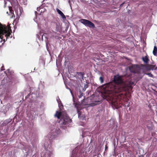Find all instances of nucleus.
I'll return each mask as SVG.
<instances>
[{"label":"nucleus","instance_id":"obj_1","mask_svg":"<svg viewBox=\"0 0 157 157\" xmlns=\"http://www.w3.org/2000/svg\"><path fill=\"white\" fill-rule=\"evenodd\" d=\"M113 82H110L102 86L103 89L102 96L111 103L113 107L118 109L121 106V101L126 96V86L122 78L116 75Z\"/></svg>","mask_w":157,"mask_h":157},{"label":"nucleus","instance_id":"obj_2","mask_svg":"<svg viewBox=\"0 0 157 157\" xmlns=\"http://www.w3.org/2000/svg\"><path fill=\"white\" fill-rule=\"evenodd\" d=\"M12 33L11 27L10 26H6L5 25H3L0 23V39L2 40H2L5 42L8 38H11L12 37Z\"/></svg>","mask_w":157,"mask_h":157},{"label":"nucleus","instance_id":"obj_3","mask_svg":"<svg viewBox=\"0 0 157 157\" xmlns=\"http://www.w3.org/2000/svg\"><path fill=\"white\" fill-rule=\"evenodd\" d=\"M60 130L58 128L54 126H52L50 133L47 136L49 139L50 143H51V140L55 138L60 133Z\"/></svg>","mask_w":157,"mask_h":157},{"label":"nucleus","instance_id":"obj_4","mask_svg":"<svg viewBox=\"0 0 157 157\" xmlns=\"http://www.w3.org/2000/svg\"><path fill=\"white\" fill-rule=\"evenodd\" d=\"M71 122V119L70 118L66 113L63 115V118L60 119L59 121V123L61 125H67Z\"/></svg>","mask_w":157,"mask_h":157},{"label":"nucleus","instance_id":"obj_5","mask_svg":"<svg viewBox=\"0 0 157 157\" xmlns=\"http://www.w3.org/2000/svg\"><path fill=\"white\" fill-rule=\"evenodd\" d=\"M79 21L85 26L89 27L94 28L95 27L94 24L88 20L82 19L80 20Z\"/></svg>","mask_w":157,"mask_h":157},{"label":"nucleus","instance_id":"obj_6","mask_svg":"<svg viewBox=\"0 0 157 157\" xmlns=\"http://www.w3.org/2000/svg\"><path fill=\"white\" fill-rule=\"evenodd\" d=\"M79 21L85 26L89 27L94 28L95 27L94 24L88 20L82 19L80 20Z\"/></svg>","mask_w":157,"mask_h":157},{"label":"nucleus","instance_id":"obj_7","mask_svg":"<svg viewBox=\"0 0 157 157\" xmlns=\"http://www.w3.org/2000/svg\"><path fill=\"white\" fill-rule=\"evenodd\" d=\"M139 67L138 65H132L129 67V71L133 73H138L139 72Z\"/></svg>","mask_w":157,"mask_h":157},{"label":"nucleus","instance_id":"obj_8","mask_svg":"<svg viewBox=\"0 0 157 157\" xmlns=\"http://www.w3.org/2000/svg\"><path fill=\"white\" fill-rule=\"evenodd\" d=\"M66 112H60L59 111H56V113L54 115V116L56 117H57L58 119H60L63 118V115L64 113H65Z\"/></svg>","mask_w":157,"mask_h":157},{"label":"nucleus","instance_id":"obj_9","mask_svg":"<svg viewBox=\"0 0 157 157\" xmlns=\"http://www.w3.org/2000/svg\"><path fill=\"white\" fill-rule=\"evenodd\" d=\"M59 29V24L56 23L54 25L53 29L55 30L54 32L56 34L58 32H60Z\"/></svg>","mask_w":157,"mask_h":157},{"label":"nucleus","instance_id":"obj_10","mask_svg":"<svg viewBox=\"0 0 157 157\" xmlns=\"http://www.w3.org/2000/svg\"><path fill=\"white\" fill-rule=\"evenodd\" d=\"M42 6H41L37 8V11L38 12V13L36 11H35V14L36 15H37V14L40 15L42 12L44 11V9H42Z\"/></svg>","mask_w":157,"mask_h":157},{"label":"nucleus","instance_id":"obj_11","mask_svg":"<svg viewBox=\"0 0 157 157\" xmlns=\"http://www.w3.org/2000/svg\"><path fill=\"white\" fill-rule=\"evenodd\" d=\"M9 12L10 13H9V15H10L11 17H15V15L14 14V11L13 10L11 6L9 7Z\"/></svg>","mask_w":157,"mask_h":157},{"label":"nucleus","instance_id":"obj_12","mask_svg":"<svg viewBox=\"0 0 157 157\" xmlns=\"http://www.w3.org/2000/svg\"><path fill=\"white\" fill-rule=\"evenodd\" d=\"M56 10L57 12V13L62 17V18L63 19L66 18V17L64 15V14L60 10H59L58 8L56 9Z\"/></svg>","mask_w":157,"mask_h":157},{"label":"nucleus","instance_id":"obj_13","mask_svg":"<svg viewBox=\"0 0 157 157\" xmlns=\"http://www.w3.org/2000/svg\"><path fill=\"white\" fill-rule=\"evenodd\" d=\"M77 113H78V117L80 118H83L85 117V116L83 115H82L81 113V112L80 111V109L78 108H77Z\"/></svg>","mask_w":157,"mask_h":157},{"label":"nucleus","instance_id":"obj_14","mask_svg":"<svg viewBox=\"0 0 157 157\" xmlns=\"http://www.w3.org/2000/svg\"><path fill=\"white\" fill-rule=\"evenodd\" d=\"M101 102L100 101H94L93 103L89 104L90 106H94L100 104Z\"/></svg>","mask_w":157,"mask_h":157},{"label":"nucleus","instance_id":"obj_15","mask_svg":"<svg viewBox=\"0 0 157 157\" xmlns=\"http://www.w3.org/2000/svg\"><path fill=\"white\" fill-rule=\"evenodd\" d=\"M58 106L59 109V110L62 111L63 108V106L62 104L61 101H60V102H58Z\"/></svg>","mask_w":157,"mask_h":157},{"label":"nucleus","instance_id":"obj_16","mask_svg":"<svg viewBox=\"0 0 157 157\" xmlns=\"http://www.w3.org/2000/svg\"><path fill=\"white\" fill-rule=\"evenodd\" d=\"M153 54L155 56H156L157 54V48L156 46H154L153 51Z\"/></svg>","mask_w":157,"mask_h":157},{"label":"nucleus","instance_id":"obj_17","mask_svg":"<svg viewBox=\"0 0 157 157\" xmlns=\"http://www.w3.org/2000/svg\"><path fill=\"white\" fill-rule=\"evenodd\" d=\"M20 2L24 5H26L27 4V0H19Z\"/></svg>","mask_w":157,"mask_h":157},{"label":"nucleus","instance_id":"obj_18","mask_svg":"<svg viewBox=\"0 0 157 157\" xmlns=\"http://www.w3.org/2000/svg\"><path fill=\"white\" fill-rule=\"evenodd\" d=\"M143 61L146 63H147L149 61V59L147 56H145V57H143L142 58Z\"/></svg>","mask_w":157,"mask_h":157},{"label":"nucleus","instance_id":"obj_19","mask_svg":"<svg viewBox=\"0 0 157 157\" xmlns=\"http://www.w3.org/2000/svg\"><path fill=\"white\" fill-rule=\"evenodd\" d=\"M77 74L79 76H80L82 78H83L84 77V75L85 74L83 72H78Z\"/></svg>","mask_w":157,"mask_h":157},{"label":"nucleus","instance_id":"obj_20","mask_svg":"<svg viewBox=\"0 0 157 157\" xmlns=\"http://www.w3.org/2000/svg\"><path fill=\"white\" fill-rule=\"evenodd\" d=\"M99 80L101 83H102L104 81V78L103 76H101L99 78Z\"/></svg>","mask_w":157,"mask_h":157},{"label":"nucleus","instance_id":"obj_21","mask_svg":"<svg viewBox=\"0 0 157 157\" xmlns=\"http://www.w3.org/2000/svg\"><path fill=\"white\" fill-rule=\"evenodd\" d=\"M148 76L150 77H152V75L151 74V73H149L148 74Z\"/></svg>","mask_w":157,"mask_h":157},{"label":"nucleus","instance_id":"obj_22","mask_svg":"<svg viewBox=\"0 0 157 157\" xmlns=\"http://www.w3.org/2000/svg\"><path fill=\"white\" fill-rule=\"evenodd\" d=\"M108 148V147L107 146V145L106 144L105 145V150L106 151V150H107Z\"/></svg>","mask_w":157,"mask_h":157},{"label":"nucleus","instance_id":"obj_23","mask_svg":"<svg viewBox=\"0 0 157 157\" xmlns=\"http://www.w3.org/2000/svg\"><path fill=\"white\" fill-rule=\"evenodd\" d=\"M4 66H2V67H1V69L2 70H4Z\"/></svg>","mask_w":157,"mask_h":157},{"label":"nucleus","instance_id":"obj_24","mask_svg":"<svg viewBox=\"0 0 157 157\" xmlns=\"http://www.w3.org/2000/svg\"><path fill=\"white\" fill-rule=\"evenodd\" d=\"M86 99H85V98H84V99H83L82 101H81V103H83V102L84 101L86 100Z\"/></svg>","mask_w":157,"mask_h":157},{"label":"nucleus","instance_id":"obj_25","mask_svg":"<svg viewBox=\"0 0 157 157\" xmlns=\"http://www.w3.org/2000/svg\"><path fill=\"white\" fill-rule=\"evenodd\" d=\"M88 87V85L87 84L85 85L84 86V88H86Z\"/></svg>","mask_w":157,"mask_h":157},{"label":"nucleus","instance_id":"obj_26","mask_svg":"<svg viewBox=\"0 0 157 157\" xmlns=\"http://www.w3.org/2000/svg\"><path fill=\"white\" fill-rule=\"evenodd\" d=\"M124 3H122V4H121V5H120V6H122L123 4H124Z\"/></svg>","mask_w":157,"mask_h":157},{"label":"nucleus","instance_id":"obj_27","mask_svg":"<svg viewBox=\"0 0 157 157\" xmlns=\"http://www.w3.org/2000/svg\"><path fill=\"white\" fill-rule=\"evenodd\" d=\"M59 101H58V102H60V101H60V100L59 99Z\"/></svg>","mask_w":157,"mask_h":157}]
</instances>
